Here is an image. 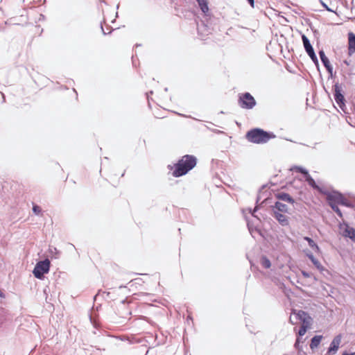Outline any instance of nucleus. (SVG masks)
Listing matches in <instances>:
<instances>
[{"label":"nucleus","mask_w":355,"mask_h":355,"mask_svg":"<svg viewBox=\"0 0 355 355\" xmlns=\"http://www.w3.org/2000/svg\"><path fill=\"white\" fill-rule=\"evenodd\" d=\"M50 268V261L48 259L39 261L35 266L33 273L34 276L40 279L44 277V274L47 273Z\"/></svg>","instance_id":"3"},{"label":"nucleus","mask_w":355,"mask_h":355,"mask_svg":"<svg viewBox=\"0 0 355 355\" xmlns=\"http://www.w3.org/2000/svg\"><path fill=\"white\" fill-rule=\"evenodd\" d=\"M338 204L345 205L346 207H351V203L342 195V199L339 200Z\"/></svg>","instance_id":"25"},{"label":"nucleus","mask_w":355,"mask_h":355,"mask_svg":"<svg viewBox=\"0 0 355 355\" xmlns=\"http://www.w3.org/2000/svg\"><path fill=\"white\" fill-rule=\"evenodd\" d=\"M275 135L266 132L260 128H254L248 131L246 134V139L254 144H264L270 139L274 138Z\"/></svg>","instance_id":"2"},{"label":"nucleus","mask_w":355,"mask_h":355,"mask_svg":"<svg viewBox=\"0 0 355 355\" xmlns=\"http://www.w3.org/2000/svg\"><path fill=\"white\" fill-rule=\"evenodd\" d=\"M332 209L338 214V216L340 217V218H342L343 217V214L340 211V209L338 208V205H329Z\"/></svg>","instance_id":"24"},{"label":"nucleus","mask_w":355,"mask_h":355,"mask_svg":"<svg viewBox=\"0 0 355 355\" xmlns=\"http://www.w3.org/2000/svg\"><path fill=\"white\" fill-rule=\"evenodd\" d=\"M257 210V207H256L253 211H252L251 209L250 210V211L252 213V215L254 216V213Z\"/></svg>","instance_id":"30"},{"label":"nucleus","mask_w":355,"mask_h":355,"mask_svg":"<svg viewBox=\"0 0 355 355\" xmlns=\"http://www.w3.org/2000/svg\"><path fill=\"white\" fill-rule=\"evenodd\" d=\"M273 211H278L282 213H288V206L281 202H276L274 206Z\"/></svg>","instance_id":"15"},{"label":"nucleus","mask_w":355,"mask_h":355,"mask_svg":"<svg viewBox=\"0 0 355 355\" xmlns=\"http://www.w3.org/2000/svg\"><path fill=\"white\" fill-rule=\"evenodd\" d=\"M296 318L302 322V324H306L310 327L312 319L305 311H299L296 313Z\"/></svg>","instance_id":"11"},{"label":"nucleus","mask_w":355,"mask_h":355,"mask_svg":"<svg viewBox=\"0 0 355 355\" xmlns=\"http://www.w3.org/2000/svg\"><path fill=\"white\" fill-rule=\"evenodd\" d=\"M340 342H341L340 336H336L331 341L327 353L329 355H335V354L336 353V352L338 351V349L339 348Z\"/></svg>","instance_id":"9"},{"label":"nucleus","mask_w":355,"mask_h":355,"mask_svg":"<svg viewBox=\"0 0 355 355\" xmlns=\"http://www.w3.org/2000/svg\"><path fill=\"white\" fill-rule=\"evenodd\" d=\"M298 342H299V339H297L296 343H295V347H297V344H298Z\"/></svg>","instance_id":"32"},{"label":"nucleus","mask_w":355,"mask_h":355,"mask_svg":"<svg viewBox=\"0 0 355 355\" xmlns=\"http://www.w3.org/2000/svg\"><path fill=\"white\" fill-rule=\"evenodd\" d=\"M101 29H102V31H103V34H104V35H106V34H107V33L104 31V29H103V26H101Z\"/></svg>","instance_id":"31"},{"label":"nucleus","mask_w":355,"mask_h":355,"mask_svg":"<svg viewBox=\"0 0 355 355\" xmlns=\"http://www.w3.org/2000/svg\"><path fill=\"white\" fill-rule=\"evenodd\" d=\"M276 198L282 201L288 202L293 205L295 202L294 199L288 194L284 192H279L275 195Z\"/></svg>","instance_id":"13"},{"label":"nucleus","mask_w":355,"mask_h":355,"mask_svg":"<svg viewBox=\"0 0 355 355\" xmlns=\"http://www.w3.org/2000/svg\"><path fill=\"white\" fill-rule=\"evenodd\" d=\"M239 104L242 108L252 109L256 105V101L254 97L247 92L239 97Z\"/></svg>","instance_id":"4"},{"label":"nucleus","mask_w":355,"mask_h":355,"mask_svg":"<svg viewBox=\"0 0 355 355\" xmlns=\"http://www.w3.org/2000/svg\"><path fill=\"white\" fill-rule=\"evenodd\" d=\"M322 339V336L317 335V336H313L311 339V344H310L311 349H313L318 347V345H320Z\"/></svg>","instance_id":"16"},{"label":"nucleus","mask_w":355,"mask_h":355,"mask_svg":"<svg viewBox=\"0 0 355 355\" xmlns=\"http://www.w3.org/2000/svg\"><path fill=\"white\" fill-rule=\"evenodd\" d=\"M334 99L339 107L343 110V107H345V99L344 95L343 94V89L340 85L338 83H336L334 85Z\"/></svg>","instance_id":"5"},{"label":"nucleus","mask_w":355,"mask_h":355,"mask_svg":"<svg viewBox=\"0 0 355 355\" xmlns=\"http://www.w3.org/2000/svg\"><path fill=\"white\" fill-rule=\"evenodd\" d=\"M306 181L308 184L313 188L319 189L318 186L316 184L315 180L312 178V177L309 174V173L305 175Z\"/></svg>","instance_id":"21"},{"label":"nucleus","mask_w":355,"mask_h":355,"mask_svg":"<svg viewBox=\"0 0 355 355\" xmlns=\"http://www.w3.org/2000/svg\"><path fill=\"white\" fill-rule=\"evenodd\" d=\"M302 42H303V44H304V49H305L307 54L309 55V57L311 58L312 61L315 64H317L318 63V58H317V56H316V55H315V53L314 52L313 48L312 45L311 44V43H310L309 40L304 35H303L302 36Z\"/></svg>","instance_id":"6"},{"label":"nucleus","mask_w":355,"mask_h":355,"mask_svg":"<svg viewBox=\"0 0 355 355\" xmlns=\"http://www.w3.org/2000/svg\"><path fill=\"white\" fill-rule=\"evenodd\" d=\"M284 214L278 211H273V216L279 223L282 226H288L289 225L288 217Z\"/></svg>","instance_id":"10"},{"label":"nucleus","mask_w":355,"mask_h":355,"mask_svg":"<svg viewBox=\"0 0 355 355\" xmlns=\"http://www.w3.org/2000/svg\"><path fill=\"white\" fill-rule=\"evenodd\" d=\"M302 275L304 277H310L309 274L308 272H305V271H302Z\"/></svg>","instance_id":"28"},{"label":"nucleus","mask_w":355,"mask_h":355,"mask_svg":"<svg viewBox=\"0 0 355 355\" xmlns=\"http://www.w3.org/2000/svg\"><path fill=\"white\" fill-rule=\"evenodd\" d=\"M247 1L249 2V3L250 4V6H251L252 8H254V0H247Z\"/></svg>","instance_id":"29"},{"label":"nucleus","mask_w":355,"mask_h":355,"mask_svg":"<svg viewBox=\"0 0 355 355\" xmlns=\"http://www.w3.org/2000/svg\"><path fill=\"white\" fill-rule=\"evenodd\" d=\"M341 199L342 194L338 192L334 191L327 193V200L329 205H338Z\"/></svg>","instance_id":"8"},{"label":"nucleus","mask_w":355,"mask_h":355,"mask_svg":"<svg viewBox=\"0 0 355 355\" xmlns=\"http://www.w3.org/2000/svg\"><path fill=\"white\" fill-rule=\"evenodd\" d=\"M353 354H354V355H355V352H354V353H353Z\"/></svg>","instance_id":"35"},{"label":"nucleus","mask_w":355,"mask_h":355,"mask_svg":"<svg viewBox=\"0 0 355 355\" xmlns=\"http://www.w3.org/2000/svg\"><path fill=\"white\" fill-rule=\"evenodd\" d=\"M292 170H293L296 172L301 173L304 174V175H306L308 173V171L306 169H304V168L300 167V166H294L292 168Z\"/></svg>","instance_id":"23"},{"label":"nucleus","mask_w":355,"mask_h":355,"mask_svg":"<svg viewBox=\"0 0 355 355\" xmlns=\"http://www.w3.org/2000/svg\"><path fill=\"white\" fill-rule=\"evenodd\" d=\"M309 327H309V326H307L306 324H302V325L301 326V327H300V330H299V332H298L299 335H300V336H304V335L306 334V332L307 329H308Z\"/></svg>","instance_id":"22"},{"label":"nucleus","mask_w":355,"mask_h":355,"mask_svg":"<svg viewBox=\"0 0 355 355\" xmlns=\"http://www.w3.org/2000/svg\"><path fill=\"white\" fill-rule=\"evenodd\" d=\"M320 2L321 3L322 6H323V8H324L327 10L328 11H332L331 9H329L328 8V6H327L326 3H324L322 0H320Z\"/></svg>","instance_id":"27"},{"label":"nucleus","mask_w":355,"mask_h":355,"mask_svg":"<svg viewBox=\"0 0 355 355\" xmlns=\"http://www.w3.org/2000/svg\"><path fill=\"white\" fill-rule=\"evenodd\" d=\"M260 263L266 269L270 268L271 266L270 261L266 256L261 257Z\"/></svg>","instance_id":"20"},{"label":"nucleus","mask_w":355,"mask_h":355,"mask_svg":"<svg viewBox=\"0 0 355 355\" xmlns=\"http://www.w3.org/2000/svg\"><path fill=\"white\" fill-rule=\"evenodd\" d=\"M197 163V159L193 155H184L175 164V170L173 171L174 177H180L187 174L193 168Z\"/></svg>","instance_id":"1"},{"label":"nucleus","mask_w":355,"mask_h":355,"mask_svg":"<svg viewBox=\"0 0 355 355\" xmlns=\"http://www.w3.org/2000/svg\"><path fill=\"white\" fill-rule=\"evenodd\" d=\"M290 321H291V322H292V323H293L292 318H291V317H290Z\"/></svg>","instance_id":"34"},{"label":"nucleus","mask_w":355,"mask_h":355,"mask_svg":"<svg viewBox=\"0 0 355 355\" xmlns=\"http://www.w3.org/2000/svg\"><path fill=\"white\" fill-rule=\"evenodd\" d=\"M340 229L342 230V234L345 237H349L355 242V230L349 227L347 224L340 225Z\"/></svg>","instance_id":"7"},{"label":"nucleus","mask_w":355,"mask_h":355,"mask_svg":"<svg viewBox=\"0 0 355 355\" xmlns=\"http://www.w3.org/2000/svg\"><path fill=\"white\" fill-rule=\"evenodd\" d=\"M309 259L311 261V262L313 263V264L319 270H323V266H322V264L320 263V262L316 259L314 256L312 254H307Z\"/></svg>","instance_id":"18"},{"label":"nucleus","mask_w":355,"mask_h":355,"mask_svg":"<svg viewBox=\"0 0 355 355\" xmlns=\"http://www.w3.org/2000/svg\"><path fill=\"white\" fill-rule=\"evenodd\" d=\"M33 211L35 214H39L41 212L42 209L40 207L37 205H34L33 207Z\"/></svg>","instance_id":"26"},{"label":"nucleus","mask_w":355,"mask_h":355,"mask_svg":"<svg viewBox=\"0 0 355 355\" xmlns=\"http://www.w3.org/2000/svg\"><path fill=\"white\" fill-rule=\"evenodd\" d=\"M304 239L307 241L309 245L313 250H315V252H319L320 251V248H319L318 245L314 242V241L312 239H311V238H309L308 236H305V237H304Z\"/></svg>","instance_id":"19"},{"label":"nucleus","mask_w":355,"mask_h":355,"mask_svg":"<svg viewBox=\"0 0 355 355\" xmlns=\"http://www.w3.org/2000/svg\"><path fill=\"white\" fill-rule=\"evenodd\" d=\"M202 12L207 15L209 12L207 0H196Z\"/></svg>","instance_id":"17"},{"label":"nucleus","mask_w":355,"mask_h":355,"mask_svg":"<svg viewBox=\"0 0 355 355\" xmlns=\"http://www.w3.org/2000/svg\"><path fill=\"white\" fill-rule=\"evenodd\" d=\"M343 355H354V354H347V353H344Z\"/></svg>","instance_id":"33"},{"label":"nucleus","mask_w":355,"mask_h":355,"mask_svg":"<svg viewBox=\"0 0 355 355\" xmlns=\"http://www.w3.org/2000/svg\"><path fill=\"white\" fill-rule=\"evenodd\" d=\"M348 51L349 55L355 52V35L353 33L348 34Z\"/></svg>","instance_id":"14"},{"label":"nucleus","mask_w":355,"mask_h":355,"mask_svg":"<svg viewBox=\"0 0 355 355\" xmlns=\"http://www.w3.org/2000/svg\"><path fill=\"white\" fill-rule=\"evenodd\" d=\"M319 55H320V60H321L322 64L325 67V68H326L327 71H328V73H330L331 75H332V73H333V67L331 65L329 59L325 55L324 52L323 51H320L319 52Z\"/></svg>","instance_id":"12"}]
</instances>
